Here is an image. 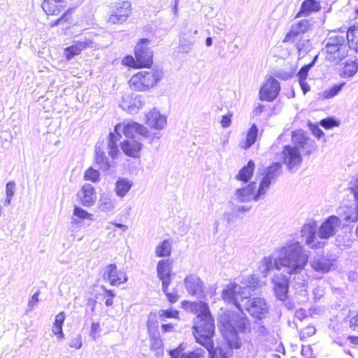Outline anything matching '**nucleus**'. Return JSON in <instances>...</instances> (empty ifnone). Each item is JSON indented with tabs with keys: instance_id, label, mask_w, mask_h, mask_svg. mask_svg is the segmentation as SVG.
Here are the masks:
<instances>
[{
	"instance_id": "nucleus-1",
	"label": "nucleus",
	"mask_w": 358,
	"mask_h": 358,
	"mask_svg": "<svg viewBox=\"0 0 358 358\" xmlns=\"http://www.w3.org/2000/svg\"><path fill=\"white\" fill-rule=\"evenodd\" d=\"M185 303L189 305L191 312L195 315L192 326L194 339L208 350V358H229L221 347L214 348L215 319L208 304L204 301Z\"/></svg>"
},
{
	"instance_id": "nucleus-2",
	"label": "nucleus",
	"mask_w": 358,
	"mask_h": 358,
	"mask_svg": "<svg viewBox=\"0 0 358 358\" xmlns=\"http://www.w3.org/2000/svg\"><path fill=\"white\" fill-rule=\"evenodd\" d=\"M291 139L293 145H285L281 151L282 162L289 171L301 165L303 155L310 156L317 149L315 142L301 129L293 131Z\"/></svg>"
},
{
	"instance_id": "nucleus-3",
	"label": "nucleus",
	"mask_w": 358,
	"mask_h": 358,
	"mask_svg": "<svg viewBox=\"0 0 358 358\" xmlns=\"http://www.w3.org/2000/svg\"><path fill=\"white\" fill-rule=\"evenodd\" d=\"M114 130H121L127 138L120 143V148L125 155L137 158L140 157L143 144L134 138V134H138L147 139L149 143H152L159 138L158 132H152L145 129L143 124L134 121H124L115 126Z\"/></svg>"
},
{
	"instance_id": "nucleus-4",
	"label": "nucleus",
	"mask_w": 358,
	"mask_h": 358,
	"mask_svg": "<svg viewBox=\"0 0 358 358\" xmlns=\"http://www.w3.org/2000/svg\"><path fill=\"white\" fill-rule=\"evenodd\" d=\"M220 322L223 328L221 330L222 334L227 346L231 349H239L241 347V342L234 327L242 333L250 331L249 320L234 312L227 311L222 314Z\"/></svg>"
},
{
	"instance_id": "nucleus-5",
	"label": "nucleus",
	"mask_w": 358,
	"mask_h": 358,
	"mask_svg": "<svg viewBox=\"0 0 358 358\" xmlns=\"http://www.w3.org/2000/svg\"><path fill=\"white\" fill-rule=\"evenodd\" d=\"M307 261L308 257L304 254L303 248L297 243L292 246L285 257H278L274 260L270 257H265L263 262L266 273L273 269L280 270L282 268H287V273L292 274L303 268Z\"/></svg>"
},
{
	"instance_id": "nucleus-6",
	"label": "nucleus",
	"mask_w": 358,
	"mask_h": 358,
	"mask_svg": "<svg viewBox=\"0 0 358 358\" xmlns=\"http://www.w3.org/2000/svg\"><path fill=\"white\" fill-rule=\"evenodd\" d=\"M352 52L343 33L333 31L324 41L322 52L328 62L334 65L340 64Z\"/></svg>"
},
{
	"instance_id": "nucleus-7",
	"label": "nucleus",
	"mask_w": 358,
	"mask_h": 358,
	"mask_svg": "<svg viewBox=\"0 0 358 358\" xmlns=\"http://www.w3.org/2000/svg\"><path fill=\"white\" fill-rule=\"evenodd\" d=\"M150 42L148 38H140L134 48V56L125 55L121 60L122 65L133 69H150L154 64V54L148 47Z\"/></svg>"
},
{
	"instance_id": "nucleus-8",
	"label": "nucleus",
	"mask_w": 358,
	"mask_h": 358,
	"mask_svg": "<svg viewBox=\"0 0 358 358\" xmlns=\"http://www.w3.org/2000/svg\"><path fill=\"white\" fill-rule=\"evenodd\" d=\"M163 78V73L157 69L139 71L128 80L129 88L136 92H144L156 87Z\"/></svg>"
},
{
	"instance_id": "nucleus-9",
	"label": "nucleus",
	"mask_w": 358,
	"mask_h": 358,
	"mask_svg": "<svg viewBox=\"0 0 358 358\" xmlns=\"http://www.w3.org/2000/svg\"><path fill=\"white\" fill-rule=\"evenodd\" d=\"M311 28L308 20L304 19L293 23L288 32L282 39L284 43L293 45L298 51H301L309 40L304 36Z\"/></svg>"
},
{
	"instance_id": "nucleus-10",
	"label": "nucleus",
	"mask_w": 358,
	"mask_h": 358,
	"mask_svg": "<svg viewBox=\"0 0 358 358\" xmlns=\"http://www.w3.org/2000/svg\"><path fill=\"white\" fill-rule=\"evenodd\" d=\"M131 13L132 6L130 1L116 2L112 13L108 16V22L111 24H121L127 20Z\"/></svg>"
},
{
	"instance_id": "nucleus-11",
	"label": "nucleus",
	"mask_w": 358,
	"mask_h": 358,
	"mask_svg": "<svg viewBox=\"0 0 358 358\" xmlns=\"http://www.w3.org/2000/svg\"><path fill=\"white\" fill-rule=\"evenodd\" d=\"M280 91L279 82L273 76H268L259 88V98L261 101L271 102L278 96Z\"/></svg>"
},
{
	"instance_id": "nucleus-12",
	"label": "nucleus",
	"mask_w": 358,
	"mask_h": 358,
	"mask_svg": "<svg viewBox=\"0 0 358 358\" xmlns=\"http://www.w3.org/2000/svg\"><path fill=\"white\" fill-rule=\"evenodd\" d=\"M103 278L110 285L116 287L126 283L128 280L126 272L119 268L115 264H109L105 266Z\"/></svg>"
},
{
	"instance_id": "nucleus-13",
	"label": "nucleus",
	"mask_w": 358,
	"mask_h": 358,
	"mask_svg": "<svg viewBox=\"0 0 358 358\" xmlns=\"http://www.w3.org/2000/svg\"><path fill=\"white\" fill-rule=\"evenodd\" d=\"M241 289L242 288L237 283L231 282L222 289L221 293L222 299L227 303L234 305L236 308L241 310L242 306L238 302V298L243 299Z\"/></svg>"
},
{
	"instance_id": "nucleus-14",
	"label": "nucleus",
	"mask_w": 358,
	"mask_h": 358,
	"mask_svg": "<svg viewBox=\"0 0 358 358\" xmlns=\"http://www.w3.org/2000/svg\"><path fill=\"white\" fill-rule=\"evenodd\" d=\"M95 47V43L91 38H85L84 40H77L73 41L72 45L66 47L64 50V58L69 61L75 56H78L87 49Z\"/></svg>"
},
{
	"instance_id": "nucleus-15",
	"label": "nucleus",
	"mask_w": 358,
	"mask_h": 358,
	"mask_svg": "<svg viewBox=\"0 0 358 358\" xmlns=\"http://www.w3.org/2000/svg\"><path fill=\"white\" fill-rule=\"evenodd\" d=\"M246 310L258 320H262L268 312L266 302L264 298L253 297L248 300V304L245 307Z\"/></svg>"
},
{
	"instance_id": "nucleus-16",
	"label": "nucleus",
	"mask_w": 358,
	"mask_h": 358,
	"mask_svg": "<svg viewBox=\"0 0 358 358\" xmlns=\"http://www.w3.org/2000/svg\"><path fill=\"white\" fill-rule=\"evenodd\" d=\"M173 260L171 259H160L156 267L157 278L161 280L162 285L166 288L171 283Z\"/></svg>"
},
{
	"instance_id": "nucleus-17",
	"label": "nucleus",
	"mask_w": 358,
	"mask_h": 358,
	"mask_svg": "<svg viewBox=\"0 0 358 358\" xmlns=\"http://www.w3.org/2000/svg\"><path fill=\"white\" fill-rule=\"evenodd\" d=\"M147 329L150 340V350L156 354H162L164 345L159 336L157 322L148 321L147 323Z\"/></svg>"
},
{
	"instance_id": "nucleus-18",
	"label": "nucleus",
	"mask_w": 358,
	"mask_h": 358,
	"mask_svg": "<svg viewBox=\"0 0 358 358\" xmlns=\"http://www.w3.org/2000/svg\"><path fill=\"white\" fill-rule=\"evenodd\" d=\"M145 129L152 132H158L160 137L159 131L162 130L166 124V119L164 116L155 110L149 111L145 115Z\"/></svg>"
},
{
	"instance_id": "nucleus-19",
	"label": "nucleus",
	"mask_w": 358,
	"mask_h": 358,
	"mask_svg": "<svg viewBox=\"0 0 358 358\" xmlns=\"http://www.w3.org/2000/svg\"><path fill=\"white\" fill-rule=\"evenodd\" d=\"M281 164L279 162L272 163L266 168L263 178L259 184L265 192L269 189L271 182L275 181L281 173Z\"/></svg>"
},
{
	"instance_id": "nucleus-20",
	"label": "nucleus",
	"mask_w": 358,
	"mask_h": 358,
	"mask_svg": "<svg viewBox=\"0 0 358 358\" xmlns=\"http://www.w3.org/2000/svg\"><path fill=\"white\" fill-rule=\"evenodd\" d=\"M76 25V21L72 8L66 10L59 17L50 24V27H59L64 31H66Z\"/></svg>"
},
{
	"instance_id": "nucleus-21",
	"label": "nucleus",
	"mask_w": 358,
	"mask_h": 358,
	"mask_svg": "<svg viewBox=\"0 0 358 358\" xmlns=\"http://www.w3.org/2000/svg\"><path fill=\"white\" fill-rule=\"evenodd\" d=\"M80 203L85 207H90L94 204L96 199V192L94 187L90 184L83 185L77 193Z\"/></svg>"
},
{
	"instance_id": "nucleus-22",
	"label": "nucleus",
	"mask_w": 358,
	"mask_h": 358,
	"mask_svg": "<svg viewBox=\"0 0 358 358\" xmlns=\"http://www.w3.org/2000/svg\"><path fill=\"white\" fill-rule=\"evenodd\" d=\"M66 0H43L41 8L47 16H57L66 8Z\"/></svg>"
},
{
	"instance_id": "nucleus-23",
	"label": "nucleus",
	"mask_w": 358,
	"mask_h": 358,
	"mask_svg": "<svg viewBox=\"0 0 358 358\" xmlns=\"http://www.w3.org/2000/svg\"><path fill=\"white\" fill-rule=\"evenodd\" d=\"M273 292L276 298L285 301L288 298L289 280L286 276H276L273 280Z\"/></svg>"
},
{
	"instance_id": "nucleus-24",
	"label": "nucleus",
	"mask_w": 358,
	"mask_h": 358,
	"mask_svg": "<svg viewBox=\"0 0 358 358\" xmlns=\"http://www.w3.org/2000/svg\"><path fill=\"white\" fill-rule=\"evenodd\" d=\"M266 194L265 191L262 188V187L259 185V194H251L249 189L247 185L238 188L235 192V195L237 198V200L239 202H249L250 201H258L261 197L264 196Z\"/></svg>"
},
{
	"instance_id": "nucleus-25",
	"label": "nucleus",
	"mask_w": 358,
	"mask_h": 358,
	"mask_svg": "<svg viewBox=\"0 0 358 358\" xmlns=\"http://www.w3.org/2000/svg\"><path fill=\"white\" fill-rule=\"evenodd\" d=\"M338 217L336 216H331L320 227L318 231L319 237L323 239H327L333 236L335 232V227L338 224Z\"/></svg>"
},
{
	"instance_id": "nucleus-26",
	"label": "nucleus",
	"mask_w": 358,
	"mask_h": 358,
	"mask_svg": "<svg viewBox=\"0 0 358 358\" xmlns=\"http://www.w3.org/2000/svg\"><path fill=\"white\" fill-rule=\"evenodd\" d=\"M321 9L322 6L320 1L304 0L301 3L300 10L296 17L308 16L312 13L319 12Z\"/></svg>"
},
{
	"instance_id": "nucleus-27",
	"label": "nucleus",
	"mask_w": 358,
	"mask_h": 358,
	"mask_svg": "<svg viewBox=\"0 0 358 358\" xmlns=\"http://www.w3.org/2000/svg\"><path fill=\"white\" fill-rule=\"evenodd\" d=\"M258 128L255 124H252L248 129L245 139L239 143L241 148L248 150L250 148L257 140L258 137Z\"/></svg>"
},
{
	"instance_id": "nucleus-28",
	"label": "nucleus",
	"mask_w": 358,
	"mask_h": 358,
	"mask_svg": "<svg viewBox=\"0 0 358 358\" xmlns=\"http://www.w3.org/2000/svg\"><path fill=\"white\" fill-rule=\"evenodd\" d=\"M255 168V162L252 160H249L247 164L239 170L235 178L243 183L249 182L253 176Z\"/></svg>"
},
{
	"instance_id": "nucleus-29",
	"label": "nucleus",
	"mask_w": 358,
	"mask_h": 358,
	"mask_svg": "<svg viewBox=\"0 0 358 358\" xmlns=\"http://www.w3.org/2000/svg\"><path fill=\"white\" fill-rule=\"evenodd\" d=\"M66 319V313L61 311L55 317V320L52 327V334L56 336L58 340H62L64 338L63 332V324Z\"/></svg>"
},
{
	"instance_id": "nucleus-30",
	"label": "nucleus",
	"mask_w": 358,
	"mask_h": 358,
	"mask_svg": "<svg viewBox=\"0 0 358 358\" xmlns=\"http://www.w3.org/2000/svg\"><path fill=\"white\" fill-rule=\"evenodd\" d=\"M350 46L358 53V24L350 26L345 36Z\"/></svg>"
},
{
	"instance_id": "nucleus-31",
	"label": "nucleus",
	"mask_w": 358,
	"mask_h": 358,
	"mask_svg": "<svg viewBox=\"0 0 358 358\" xmlns=\"http://www.w3.org/2000/svg\"><path fill=\"white\" fill-rule=\"evenodd\" d=\"M185 285L191 294L202 292L203 283L199 278L189 275L185 279Z\"/></svg>"
},
{
	"instance_id": "nucleus-32",
	"label": "nucleus",
	"mask_w": 358,
	"mask_h": 358,
	"mask_svg": "<svg viewBox=\"0 0 358 358\" xmlns=\"http://www.w3.org/2000/svg\"><path fill=\"white\" fill-rule=\"evenodd\" d=\"M173 241L166 239L160 242L155 248V253L157 257H168L171 255Z\"/></svg>"
},
{
	"instance_id": "nucleus-33",
	"label": "nucleus",
	"mask_w": 358,
	"mask_h": 358,
	"mask_svg": "<svg viewBox=\"0 0 358 358\" xmlns=\"http://www.w3.org/2000/svg\"><path fill=\"white\" fill-rule=\"evenodd\" d=\"M358 71V59H355L345 62L344 64L341 76L345 78H349L354 76Z\"/></svg>"
},
{
	"instance_id": "nucleus-34",
	"label": "nucleus",
	"mask_w": 358,
	"mask_h": 358,
	"mask_svg": "<svg viewBox=\"0 0 358 358\" xmlns=\"http://www.w3.org/2000/svg\"><path fill=\"white\" fill-rule=\"evenodd\" d=\"M311 266L316 271L326 273L330 270L331 264L327 258L320 257L313 260Z\"/></svg>"
},
{
	"instance_id": "nucleus-35",
	"label": "nucleus",
	"mask_w": 358,
	"mask_h": 358,
	"mask_svg": "<svg viewBox=\"0 0 358 358\" xmlns=\"http://www.w3.org/2000/svg\"><path fill=\"white\" fill-rule=\"evenodd\" d=\"M94 162L101 170L108 171L110 167V164L104 152L100 148L96 149Z\"/></svg>"
},
{
	"instance_id": "nucleus-36",
	"label": "nucleus",
	"mask_w": 358,
	"mask_h": 358,
	"mask_svg": "<svg viewBox=\"0 0 358 358\" xmlns=\"http://www.w3.org/2000/svg\"><path fill=\"white\" fill-rule=\"evenodd\" d=\"M348 327L351 331L358 333V311L350 316ZM348 339L352 344L358 345V336H349Z\"/></svg>"
},
{
	"instance_id": "nucleus-37",
	"label": "nucleus",
	"mask_w": 358,
	"mask_h": 358,
	"mask_svg": "<svg viewBox=\"0 0 358 358\" xmlns=\"http://www.w3.org/2000/svg\"><path fill=\"white\" fill-rule=\"evenodd\" d=\"M131 182L125 178H119L115 184V192L119 196H124L131 187Z\"/></svg>"
},
{
	"instance_id": "nucleus-38",
	"label": "nucleus",
	"mask_w": 358,
	"mask_h": 358,
	"mask_svg": "<svg viewBox=\"0 0 358 358\" xmlns=\"http://www.w3.org/2000/svg\"><path fill=\"white\" fill-rule=\"evenodd\" d=\"M158 314L161 321H165L166 319H173L178 321L180 320V312L177 309H162L159 311Z\"/></svg>"
},
{
	"instance_id": "nucleus-39",
	"label": "nucleus",
	"mask_w": 358,
	"mask_h": 358,
	"mask_svg": "<svg viewBox=\"0 0 358 358\" xmlns=\"http://www.w3.org/2000/svg\"><path fill=\"white\" fill-rule=\"evenodd\" d=\"M356 214L355 209L353 207L346 206L341 215L345 221L355 222L358 220V215Z\"/></svg>"
},
{
	"instance_id": "nucleus-40",
	"label": "nucleus",
	"mask_w": 358,
	"mask_h": 358,
	"mask_svg": "<svg viewBox=\"0 0 358 358\" xmlns=\"http://www.w3.org/2000/svg\"><path fill=\"white\" fill-rule=\"evenodd\" d=\"M344 85H345V83H342L338 85H335L332 86L331 87H330L329 89L324 90L322 93V95H321L322 98L323 99H331V98L335 96L342 90V88Z\"/></svg>"
},
{
	"instance_id": "nucleus-41",
	"label": "nucleus",
	"mask_w": 358,
	"mask_h": 358,
	"mask_svg": "<svg viewBox=\"0 0 358 358\" xmlns=\"http://www.w3.org/2000/svg\"><path fill=\"white\" fill-rule=\"evenodd\" d=\"M84 179L86 181L92 182H97L100 180V173L98 170L92 167H89L84 173Z\"/></svg>"
},
{
	"instance_id": "nucleus-42",
	"label": "nucleus",
	"mask_w": 358,
	"mask_h": 358,
	"mask_svg": "<svg viewBox=\"0 0 358 358\" xmlns=\"http://www.w3.org/2000/svg\"><path fill=\"white\" fill-rule=\"evenodd\" d=\"M316 329L313 325L308 324L303 327L300 328L299 334L301 340H305L311 337L315 334Z\"/></svg>"
},
{
	"instance_id": "nucleus-43",
	"label": "nucleus",
	"mask_w": 358,
	"mask_h": 358,
	"mask_svg": "<svg viewBox=\"0 0 358 358\" xmlns=\"http://www.w3.org/2000/svg\"><path fill=\"white\" fill-rule=\"evenodd\" d=\"M73 215L80 220H93V215L80 207L75 206L73 208Z\"/></svg>"
},
{
	"instance_id": "nucleus-44",
	"label": "nucleus",
	"mask_w": 358,
	"mask_h": 358,
	"mask_svg": "<svg viewBox=\"0 0 358 358\" xmlns=\"http://www.w3.org/2000/svg\"><path fill=\"white\" fill-rule=\"evenodd\" d=\"M317 238L316 232H312L308 236V238L306 239V244L310 245V247L313 249H317L322 248L324 245L323 242L320 241H315V239Z\"/></svg>"
},
{
	"instance_id": "nucleus-45",
	"label": "nucleus",
	"mask_w": 358,
	"mask_h": 358,
	"mask_svg": "<svg viewBox=\"0 0 358 358\" xmlns=\"http://www.w3.org/2000/svg\"><path fill=\"white\" fill-rule=\"evenodd\" d=\"M104 294L105 304L106 306H112L113 305V299L115 296V293L112 289H107L105 286H101Z\"/></svg>"
},
{
	"instance_id": "nucleus-46",
	"label": "nucleus",
	"mask_w": 358,
	"mask_h": 358,
	"mask_svg": "<svg viewBox=\"0 0 358 358\" xmlns=\"http://www.w3.org/2000/svg\"><path fill=\"white\" fill-rule=\"evenodd\" d=\"M320 124L326 129H330L338 127L339 122L332 117H327L320 120Z\"/></svg>"
},
{
	"instance_id": "nucleus-47",
	"label": "nucleus",
	"mask_w": 358,
	"mask_h": 358,
	"mask_svg": "<svg viewBox=\"0 0 358 358\" xmlns=\"http://www.w3.org/2000/svg\"><path fill=\"white\" fill-rule=\"evenodd\" d=\"M205 355V351L201 348H196L191 352H184L182 358H203Z\"/></svg>"
},
{
	"instance_id": "nucleus-48",
	"label": "nucleus",
	"mask_w": 358,
	"mask_h": 358,
	"mask_svg": "<svg viewBox=\"0 0 358 358\" xmlns=\"http://www.w3.org/2000/svg\"><path fill=\"white\" fill-rule=\"evenodd\" d=\"M313 62H310L308 64L303 65L297 73L299 81H304L307 78L308 75V71L310 66L313 65Z\"/></svg>"
},
{
	"instance_id": "nucleus-49",
	"label": "nucleus",
	"mask_w": 358,
	"mask_h": 358,
	"mask_svg": "<svg viewBox=\"0 0 358 358\" xmlns=\"http://www.w3.org/2000/svg\"><path fill=\"white\" fill-rule=\"evenodd\" d=\"M14 187H15V182L13 181L8 182L6 184V192L7 198L5 200V204L7 206L10 203L11 197L13 196V195L14 194Z\"/></svg>"
},
{
	"instance_id": "nucleus-50",
	"label": "nucleus",
	"mask_w": 358,
	"mask_h": 358,
	"mask_svg": "<svg viewBox=\"0 0 358 358\" xmlns=\"http://www.w3.org/2000/svg\"><path fill=\"white\" fill-rule=\"evenodd\" d=\"M169 287V286H166V288H165L164 285H162V291L164 293V294L166 295L168 301L171 303H176L178 300L179 296H178V294L176 293V292H172V293L171 292H168Z\"/></svg>"
},
{
	"instance_id": "nucleus-51",
	"label": "nucleus",
	"mask_w": 358,
	"mask_h": 358,
	"mask_svg": "<svg viewBox=\"0 0 358 358\" xmlns=\"http://www.w3.org/2000/svg\"><path fill=\"white\" fill-rule=\"evenodd\" d=\"M185 347L182 344H180L176 348L170 351L171 358H182L184 355Z\"/></svg>"
},
{
	"instance_id": "nucleus-52",
	"label": "nucleus",
	"mask_w": 358,
	"mask_h": 358,
	"mask_svg": "<svg viewBox=\"0 0 358 358\" xmlns=\"http://www.w3.org/2000/svg\"><path fill=\"white\" fill-rule=\"evenodd\" d=\"M232 115L231 113H228L222 116L220 124L223 128H227L231 125Z\"/></svg>"
},
{
	"instance_id": "nucleus-53",
	"label": "nucleus",
	"mask_w": 358,
	"mask_h": 358,
	"mask_svg": "<svg viewBox=\"0 0 358 358\" xmlns=\"http://www.w3.org/2000/svg\"><path fill=\"white\" fill-rule=\"evenodd\" d=\"M120 130L115 132H110L108 135V145H111L112 142H114L115 145H117V143L120 140L121 137L120 133L118 132Z\"/></svg>"
},
{
	"instance_id": "nucleus-54",
	"label": "nucleus",
	"mask_w": 358,
	"mask_h": 358,
	"mask_svg": "<svg viewBox=\"0 0 358 358\" xmlns=\"http://www.w3.org/2000/svg\"><path fill=\"white\" fill-rule=\"evenodd\" d=\"M109 148V155L113 158H116L119 155V149L117 145H115L114 142L111 143V145H108Z\"/></svg>"
},
{
	"instance_id": "nucleus-55",
	"label": "nucleus",
	"mask_w": 358,
	"mask_h": 358,
	"mask_svg": "<svg viewBox=\"0 0 358 358\" xmlns=\"http://www.w3.org/2000/svg\"><path fill=\"white\" fill-rule=\"evenodd\" d=\"M310 131H311L312 134L317 138H320L322 137H324V134L322 131V130L320 129L317 124L311 125Z\"/></svg>"
},
{
	"instance_id": "nucleus-56",
	"label": "nucleus",
	"mask_w": 358,
	"mask_h": 358,
	"mask_svg": "<svg viewBox=\"0 0 358 358\" xmlns=\"http://www.w3.org/2000/svg\"><path fill=\"white\" fill-rule=\"evenodd\" d=\"M161 329L163 333L172 332L175 331V325L173 323L162 324Z\"/></svg>"
},
{
	"instance_id": "nucleus-57",
	"label": "nucleus",
	"mask_w": 358,
	"mask_h": 358,
	"mask_svg": "<svg viewBox=\"0 0 358 358\" xmlns=\"http://www.w3.org/2000/svg\"><path fill=\"white\" fill-rule=\"evenodd\" d=\"M248 188L249 189L251 194H259V186L257 187V183L254 181L250 182L247 185Z\"/></svg>"
},
{
	"instance_id": "nucleus-58",
	"label": "nucleus",
	"mask_w": 358,
	"mask_h": 358,
	"mask_svg": "<svg viewBox=\"0 0 358 358\" xmlns=\"http://www.w3.org/2000/svg\"><path fill=\"white\" fill-rule=\"evenodd\" d=\"M100 330V325L99 322H92L91 324L90 335L93 338L96 337V333Z\"/></svg>"
},
{
	"instance_id": "nucleus-59",
	"label": "nucleus",
	"mask_w": 358,
	"mask_h": 358,
	"mask_svg": "<svg viewBox=\"0 0 358 358\" xmlns=\"http://www.w3.org/2000/svg\"><path fill=\"white\" fill-rule=\"evenodd\" d=\"M350 190L353 193L355 199H358V178L355 180L353 185L350 187Z\"/></svg>"
},
{
	"instance_id": "nucleus-60",
	"label": "nucleus",
	"mask_w": 358,
	"mask_h": 358,
	"mask_svg": "<svg viewBox=\"0 0 358 358\" xmlns=\"http://www.w3.org/2000/svg\"><path fill=\"white\" fill-rule=\"evenodd\" d=\"M38 295L39 292H36L32 295L30 301H29V305L30 306H33L38 302Z\"/></svg>"
},
{
	"instance_id": "nucleus-61",
	"label": "nucleus",
	"mask_w": 358,
	"mask_h": 358,
	"mask_svg": "<svg viewBox=\"0 0 358 358\" xmlns=\"http://www.w3.org/2000/svg\"><path fill=\"white\" fill-rule=\"evenodd\" d=\"M299 84H300V87L303 92V94H306L307 93L308 91H310V86L306 82V80L304 81H299Z\"/></svg>"
},
{
	"instance_id": "nucleus-62",
	"label": "nucleus",
	"mask_w": 358,
	"mask_h": 358,
	"mask_svg": "<svg viewBox=\"0 0 358 358\" xmlns=\"http://www.w3.org/2000/svg\"><path fill=\"white\" fill-rule=\"evenodd\" d=\"M108 199L106 197L103 198V197H101L100 199V201H101V206H106V205H108L109 206H112V202L110 201V200L108 199V201H106Z\"/></svg>"
},
{
	"instance_id": "nucleus-63",
	"label": "nucleus",
	"mask_w": 358,
	"mask_h": 358,
	"mask_svg": "<svg viewBox=\"0 0 358 358\" xmlns=\"http://www.w3.org/2000/svg\"><path fill=\"white\" fill-rule=\"evenodd\" d=\"M264 110V106H262V105H259L258 106H257L255 109H254V113L256 114V115H259L260 113H262Z\"/></svg>"
},
{
	"instance_id": "nucleus-64",
	"label": "nucleus",
	"mask_w": 358,
	"mask_h": 358,
	"mask_svg": "<svg viewBox=\"0 0 358 358\" xmlns=\"http://www.w3.org/2000/svg\"><path fill=\"white\" fill-rule=\"evenodd\" d=\"M82 344H81V342L80 341H78L75 344H71V348H74L76 349H78L81 347Z\"/></svg>"
}]
</instances>
